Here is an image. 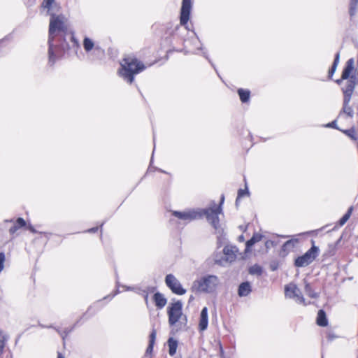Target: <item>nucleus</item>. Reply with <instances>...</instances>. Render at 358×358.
Wrapping results in <instances>:
<instances>
[{
    "label": "nucleus",
    "instance_id": "nucleus-1",
    "mask_svg": "<svg viewBox=\"0 0 358 358\" xmlns=\"http://www.w3.org/2000/svg\"><path fill=\"white\" fill-rule=\"evenodd\" d=\"M50 16L48 36L49 63L53 65L70 48L69 42L73 49H78L80 44L74 32L66 24L64 15L56 13Z\"/></svg>",
    "mask_w": 358,
    "mask_h": 358
},
{
    "label": "nucleus",
    "instance_id": "nucleus-2",
    "mask_svg": "<svg viewBox=\"0 0 358 358\" xmlns=\"http://www.w3.org/2000/svg\"><path fill=\"white\" fill-rule=\"evenodd\" d=\"M120 65L119 75L129 85L134 82L135 76L137 74L143 72L147 68L143 62L132 54L124 55Z\"/></svg>",
    "mask_w": 358,
    "mask_h": 358
},
{
    "label": "nucleus",
    "instance_id": "nucleus-3",
    "mask_svg": "<svg viewBox=\"0 0 358 358\" xmlns=\"http://www.w3.org/2000/svg\"><path fill=\"white\" fill-rule=\"evenodd\" d=\"M192 8V0H182L180 12V24H177L171 33L173 39L180 37L182 32L187 31V29L182 27L187 25L190 17Z\"/></svg>",
    "mask_w": 358,
    "mask_h": 358
},
{
    "label": "nucleus",
    "instance_id": "nucleus-4",
    "mask_svg": "<svg viewBox=\"0 0 358 358\" xmlns=\"http://www.w3.org/2000/svg\"><path fill=\"white\" fill-rule=\"evenodd\" d=\"M199 51H201L202 56L205 57L214 67V64L209 59L206 50L203 48L199 38L196 36L195 34H194L193 36L190 37L187 40L184 41V49L182 50L181 52H183L185 55L190 53L198 55Z\"/></svg>",
    "mask_w": 358,
    "mask_h": 358
},
{
    "label": "nucleus",
    "instance_id": "nucleus-5",
    "mask_svg": "<svg viewBox=\"0 0 358 358\" xmlns=\"http://www.w3.org/2000/svg\"><path fill=\"white\" fill-rule=\"evenodd\" d=\"M197 289L203 293H213L217 289L220 280L215 275H205L195 282Z\"/></svg>",
    "mask_w": 358,
    "mask_h": 358
},
{
    "label": "nucleus",
    "instance_id": "nucleus-6",
    "mask_svg": "<svg viewBox=\"0 0 358 358\" xmlns=\"http://www.w3.org/2000/svg\"><path fill=\"white\" fill-rule=\"evenodd\" d=\"M182 302L178 300L171 303L167 307L168 322L171 327L176 325L180 320L187 322V316L182 313Z\"/></svg>",
    "mask_w": 358,
    "mask_h": 358
},
{
    "label": "nucleus",
    "instance_id": "nucleus-7",
    "mask_svg": "<svg viewBox=\"0 0 358 358\" xmlns=\"http://www.w3.org/2000/svg\"><path fill=\"white\" fill-rule=\"evenodd\" d=\"M312 246L303 255L299 256L294 260V266L296 267H306L315 261L319 255L320 249L315 245V241H311Z\"/></svg>",
    "mask_w": 358,
    "mask_h": 358
},
{
    "label": "nucleus",
    "instance_id": "nucleus-8",
    "mask_svg": "<svg viewBox=\"0 0 358 358\" xmlns=\"http://www.w3.org/2000/svg\"><path fill=\"white\" fill-rule=\"evenodd\" d=\"M172 216L178 220V223L187 224L194 220L201 219V214L197 208H188L183 211L171 210Z\"/></svg>",
    "mask_w": 358,
    "mask_h": 358
},
{
    "label": "nucleus",
    "instance_id": "nucleus-9",
    "mask_svg": "<svg viewBox=\"0 0 358 358\" xmlns=\"http://www.w3.org/2000/svg\"><path fill=\"white\" fill-rule=\"evenodd\" d=\"M199 211L201 214V219L205 216L208 222L210 223L215 229H217L220 227V220L218 215L222 211V208L220 206H217L215 203L212 207L208 208H199Z\"/></svg>",
    "mask_w": 358,
    "mask_h": 358
},
{
    "label": "nucleus",
    "instance_id": "nucleus-10",
    "mask_svg": "<svg viewBox=\"0 0 358 358\" xmlns=\"http://www.w3.org/2000/svg\"><path fill=\"white\" fill-rule=\"evenodd\" d=\"M238 250L236 247L232 245H226L223 248V257L216 254L215 256V263L223 266L224 263L232 262L236 259V252Z\"/></svg>",
    "mask_w": 358,
    "mask_h": 358
},
{
    "label": "nucleus",
    "instance_id": "nucleus-11",
    "mask_svg": "<svg viewBox=\"0 0 358 358\" xmlns=\"http://www.w3.org/2000/svg\"><path fill=\"white\" fill-rule=\"evenodd\" d=\"M285 295L289 299H294L295 301L306 306L304 297L301 295L300 289L294 283H289L285 287Z\"/></svg>",
    "mask_w": 358,
    "mask_h": 358
},
{
    "label": "nucleus",
    "instance_id": "nucleus-12",
    "mask_svg": "<svg viewBox=\"0 0 358 358\" xmlns=\"http://www.w3.org/2000/svg\"><path fill=\"white\" fill-rule=\"evenodd\" d=\"M165 283L172 292L176 294L182 295L186 293V289L182 287L181 283L173 274L166 275Z\"/></svg>",
    "mask_w": 358,
    "mask_h": 358
},
{
    "label": "nucleus",
    "instance_id": "nucleus-13",
    "mask_svg": "<svg viewBox=\"0 0 358 358\" xmlns=\"http://www.w3.org/2000/svg\"><path fill=\"white\" fill-rule=\"evenodd\" d=\"M83 46L85 51L90 54V56L93 55H103L104 50L99 45H95L94 41L88 36H85L83 41Z\"/></svg>",
    "mask_w": 358,
    "mask_h": 358
},
{
    "label": "nucleus",
    "instance_id": "nucleus-14",
    "mask_svg": "<svg viewBox=\"0 0 358 358\" xmlns=\"http://www.w3.org/2000/svg\"><path fill=\"white\" fill-rule=\"evenodd\" d=\"M356 85L357 82H355V78L352 77L350 80L347 81L346 86L342 88V91L343 93V105H350L351 97Z\"/></svg>",
    "mask_w": 358,
    "mask_h": 358
},
{
    "label": "nucleus",
    "instance_id": "nucleus-15",
    "mask_svg": "<svg viewBox=\"0 0 358 358\" xmlns=\"http://www.w3.org/2000/svg\"><path fill=\"white\" fill-rule=\"evenodd\" d=\"M354 59H349L345 65V67L342 71V79H347L348 81L350 80L352 77L355 78V82H357V76L355 74H352L354 70Z\"/></svg>",
    "mask_w": 358,
    "mask_h": 358
},
{
    "label": "nucleus",
    "instance_id": "nucleus-16",
    "mask_svg": "<svg viewBox=\"0 0 358 358\" xmlns=\"http://www.w3.org/2000/svg\"><path fill=\"white\" fill-rule=\"evenodd\" d=\"M208 308L203 307L201 311L199 329L200 331H203L208 328Z\"/></svg>",
    "mask_w": 358,
    "mask_h": 358
},
{
    "label": "nucleus",
    "instance_id": "nucleus-17",
    "mask_svg": "<svg viewBox=\"0 0 358 358\" xmlns=\"http://www.w3.org/2000/svg\"><path fill=\"white\" fill-rule=\"evenodd\" d=\"M252 292L250 282L245 281L241 282L238 288V294L240 297L247 296Z\"/></svg>",
    "mask_w": 358,
    "mask_h": 358
},
{
    "label": "nucleus",
    "instance_id": "nucleus-18",
    "mask_svg": "<svg viewBox=\"0 0 358 358\" xmlns=\"http://www.w3.org/2000/svg\"><path fill=\"white\" fill-rule=\"evenodd\" d=\"M42 7L47 10V15H48L56 13L58 9L55 0H43Z\"/></svg>",
    "mask_w": 358,
    "mask_h": 358
},
{
    "label": "nucleus",
    "instance_id": "nucleus-19",
    "mask_svg": "<svg viewBox=\"0 0 358 358\" xmlns=\"http://www.w3.org/2000/svg\"><path fill=\"white\" fill-rule=\"evenodd\" d=\"M157 332L155 329H152L149 337V344L147 347L145 355L144 358H150L149 355H150L153 351L154 345L155 343Z\"/></svg>",
    "mask_w": 358,
    "mask_h": 358
},
{
    "label": "nucleus",
    "instance_id": "nucleus-20",
    "mask_svg": "<svg viewBox=\"0 0 358 358\" xmlns=\"http://www.w3.org/2000/svg\"><path fill=\"white\" fill-rule=\"evenodd\" d=\"M153 301L155 302L156 307L158 309L163 308L167 303V299L164 297V296L162 293H160L159 292L154 294Z\"/></svg>",
    "mask_w": 358,
    "mask_h": 358
},
{
    "label": "nucleus",
    "instance_id": "nucleus-21",
    "mask_svg": "<svg viewBox=\"0 0 358 358\" xmlns=\"http://www.w3.org/2000/svg\"><path fill=\"white\" fill-rule=\"evenodd\" d=\"M83 317H80L71 327L70 328H65L64 330H60L59 328L56 327L55 328V331L60 335L62 337L64 343H65V338L68 336L69 334H71L74 329L76 327L78 324L80 322V321L82 320Z\"/></svg>",
    "mask_w": 358,
    "mask_h": 358
},
{
    "label": "nucleus",
    "instance_id": "nucleus-22",
    "mask_svg": "<svg viewBox=\"0 0 358 358\" xmlns=\"http://www.w3.org/2000/svg\"><path fill=\"white\" fill-rule=\"evenodd\" d=\"M25 226L26 221L22 217H18L15 224L9 229V233L11 236H13L18 229Z\"/></svg>",
    "mask_w": 358,
    "mask_h": 358
},
{
    "label": "nucleus",
    "instance_id": "nucleus-23",
    "mask_svg": "<svg viewBox=\"0 0 358 358\" xmlns=\"http://www.w3.org/2000/svg\"><path fill=\"white\" fill-rule=\"evenodd\" d=\"M237 93L242 103H245L249 102L250 99V91L248 89L238 88Z\"/></svg>",
    "mask_w": 358,
    "mask_h": 358
},
{
    "label": "nucleus",
    "instance_id": "nucleus-24",
    "mask_svg": "<svg viewBox=\"0 0 358 358\" xmlns=\"http://www.w3.org/2000/svg\"><path fill=\"white\" fill-rule=\"evenodd\" d=\"M294 241L293 240H288L282 246L280 251V256H285L287 255L292 249L294 248Z\"/></svg>",
    "mask_w": 358,
    "mask_h": 358
},
{
    "label": "nucleus",
    "instance_id": "nucleus-25",
    "mask_svg": "<svg viewBox=\"0 0 358 358\" xmlns=\"http://www.w3.org/2000/svg\"><path fill=\"white\" fill-rule=\"evenodd\" d=\"M317 324L320 327H326L328 324L326 313L322 309L319 310L317 313Z\"/></svg>",
    "mask_w": 358,
    "mask_h": 358
},
{
    "label": "nucleus",
    "instance_id": "nucleus-26",
    "mask_svg": "<svg viewBox=\"0 0 358 358\" xmlns=\"http://www.w3.org/2000/svg\"><path fill=\"white\" fill-rule=\"evenodd\" d=\"M263 236L259 233H255L245 243V250H248L252 248L256 243L260 241Z\"/></svg>",
    "mask_w": 358,
    "mask_h": 358
},
{
    "label": "nucleus",
    "instance_id": "nucleus-27",
    "mask_svg": "<svg viewBox=\"0 0 358 358\" xmlns=\"http://www.w3.org/2000/svg\"><path fill=\"white\" fill-rule=\"evenodd\" d=\"M343 115H346L348 117L352 118L354 115V111L350 105H343L341 110L339 112L338 117H342Z\"/></svg>",
    "mask_w": 358,
    "mask_h": 358
},
{
    "label": "nucleus",
    "instance_id": "nucleus-28",
    "mask_svg": "<svg viewBox=\"0 0 358 358\" xmlns=\"http://www.w3.org/2000/svg\"><path fill=\"white\" fill-rule=\"evenodd\" d=\"M167 343H168V346H169V354L171 356L175 355V354L176 353L177 347H178L177 340L171 337L168 339Z\"/></svg>",
    "mask_w": 358,
    "mask_h": 358
},
{
    "label": "nucleus",
    "instance_id": "nucleus-29",
    "mask_svg": "<svg viewBox=\"0 0 358 358\" xmlns=\"http://www.w3.org/2000/svg\"><path fill=\"white\" fill-rule=\"evenodd\" d=\"M339 61H340V52H338L335 55L333 64H332V65H331V66L329 69V72H328V76H329V78H331L333 76L334 73L336 71V69H337V66L338 65Z\"/></svg>",
    "mask_w": 358,
    "mask_h": 358
},
{
    "label": "nucleus",
    "instance_id": "nucleus-30",
    "mask_svg": "<svg viewBox=\"0 0 358 358\" xmlns=\"http://www.w3.org/2000/svg\"><path fill=\"white\" fill-rule=\"evenodd\" d=\"M358 11V0H350L349 3V15L350 17H353Z\"/></svg>",
    "mask_w": 358,
    "mask_h": 358
},
{
    "label": "nucleus",
    "instance_id": "nucleus-31",
    "mask_svg": "<svg viewBox=\"0 0 358 358\" xmlns=\"http://www.w3.org/2000/svg\"><path fill=\"white\" fill-rule=\"evenodd\" d=\"M352 210H353V207L350 206L348 209V210L345 213V215L339 220L338 224L340 226H343L347 222V221L349 220V218L350 217V216L352 215Z\"/></svg>",
    "mask_w": 358,
    "mask_h": 358
},
{
    "label": "nucleus",
    "instance_id": "nucleus-32",
    "mask_svg": "<svg viewBox=\"0 0 358 358\" xmlns=\"http://www.w3.org/2000/svg\"><path fill=\"white\" fill-rule=\"evenodd\" d=\"M305 292L306 294L312 299H316L319 296V294L315 292L310 285V284L306 282L305 285Z\"/></svg>",
    "mask_w": 358,
    "mask_h": 358
},
{
    "label": "nucleus",
    "instance_id": "nucleus-33",
    "mask_svg": "<svg viewBox=\"0 0 358 358\" xmlns=\"http://www.w3.org/2000/svg\"><path fill=\"white\" fill-rule=\"evenodd\" d=\"M263 273L262 266L258 264H255L249 268V273L251 275H261Z\"/></svg>",
    "mask_w": 358,
    "mask_h": 358
},
{
    "label": "nucleus",
    "instance_id": "nucleus-34",
    "mask_svg": "<svg viewBox=\"0 0 358 358\" xmlns=\"http://www.w3.org/2000/svg\"><path fill=\"white\" fill-rule=\"evenodd\" d=\"M341 131H342L353 141H356L357 138L355 134V129L353 127L349 129H341Z\"/></svg>",
    "mask_w": 358,
    "mask_h": 358
},
{
    "label": "nucleus",
    "instance_id": "nucleus-35",
    "mask_svg": "<svg viewBox=\"0 0 358 358\" xmlns=\"http://www.w3.org/2000/svg\"><path fill=\"white\" fill-rule=\"evenodd\" d=\"M7 338V335L4 334L2 331H0V355L3 354Z\"/></svg>",
    "mask_w": 358,
    "mask_h": 358
},
{
    "label": "nucleus",
    "instance_id": "nucleus-36",
    "mask_svg": "<svg viewBox=\"0 0 358 358\" xmlns=\"http://www.w3.org/2000/svg\"><path fill=\"white\" fill-rule=\"evenodd\" d=\"M248 194H249V191H248V189L247 187L245 189H239L238 191L237 198L236 199V206L238 205L239 199L241 197L244 196L245 195H248Z\"/></svg>",
    "mask_w": 358,
    "mask_h": 358
},
{
    "label": "nucleus",
    "instance_id": "nucleus-37",
    "mask_svg": "<svg viewBox=\"0 0 358 358\" xmlns=\"http://www.w3.org/2000/svg\"><path fill=\"white\" fill-rule=\"evenodd\" d=\"M336 244H329L327 255L328 256H334L336 254Z\"/></svg>",
    "mask_w": 358,
    "mask_h": 358
},
{
    "label": "nucleus",
    "instance_id": "nucleus-38",
    "mask_svg": "<svg viewBox=\"0 0 358 358\" xmlns=\"http://www.w3.org/2000/svg\"><path fill=\"white\" fill-rule=\"evenodd\" d=\"M6 260V256L4 252H0V273L3 271L4 268V262Z\"/></svg>",
    "mask_w": 358,
    "mask_h": 358
},
{
    "label": "nucleus",
    "instance_id": "nucleus-39",
    "mask_svg": "<svg viewBox=\"0 0 358 358\" xmlns=\"http://www.w3.org/2000/svg\"><path fill=\"white\" fill-rule=\"evenodd\" d=\"M326 127H329V128H333V129H337V130H339L341 131V129L338 127L337 125V120H333L332 122L327 124L325 125Z\"/></svg>",
    "mask_w": 358,
    "mask_h": 358
},
{
    "label": "nucleus",
    "instance_id": "nucleus-40",
    "mask_svg": "<svg viewBox=\"0 0 358 358\" xmlns=\"http://www.w3.org/2000/svg\"><path fill=\"white\" fill-rule=\"evenodd\" d=\"M6 231L3 229L0 228V242L7 243L9 240L5 238Z\"/></svg>",
    "mask_w": 358,
    "mask_h": 358
},
{
    "label": "nucleus",
    "instance_id": "nucleus-41",
    "mask_svg": "<svg viewBox=\"0 0 358 358\" xmlns=\"http://www.w3.org/2000/svg\"><path fill=\"white\" fill-rule=\"evenodd\" d=\"M275 245V243L274 241H266V243H265V247L266 248V250H269L270 248H271L272 247H274Z\"/></svg>",
    "mask_w": 358,
    "mask_h": 358
},
{
    "label": "nucleus",
    "instance_id": "nucleus-42",
    "mask_svg": "<svg viewBox=\"0 0 358 358\" xmlns=\"http://www.w3.org/2000/svg\"><path fill=\"white\" fill-rule=\"evenodd\" d=\"M28 229L33 234H43V232H39L37 230L35 229V228L32 226V225H29L28 226ZM43 234H45V236H47L48 234H49L48 233H43Z\"/></svg>",
    "mask_w": 358,
    "mask_h": 358
},
{
    "label": "nucleus",
    "instance_id": "nucleus-43",
    "mask_svg": "<svg viewBox=\"0 0 358 358\" xmlns=\"http://www.w3.org/2000/svg\"><path fill=\"white\" fill-rule=\"evenodd\" d=\"M101 301L102 300H99L97 301H96L93 306H90L89 308H88V311H90L93 307H98V310L100 309L102 306H100V303H101Z\"/></svg>",
    "mask_w": 358,
    "mask_h": 358
},
{
    "label": "nucleus",
    "instance_id": "nucleus-44",
    "mask_svg": "<svg viewBox=\"0 0 358 358\" xmlns=\"http://www.w3.org/2000/svg\"><path fill=\"white\" fill-rule=\"evenodd\" d=\"M278 268V264L277 262H271L270 264V268L272 271H275Z\"/></svg>",
    "mask_w": 358,
    "mask_h": 358
},
{
    "label": "nucleus",
    "instance_id": "nucleus-45",
    "mask_svg": "<svg viewBox=\"0 0 358 358\" xmlns=\"http://www.w3.org/2000/svg\"><path fill=\"white\" fill-rule=\"evenodd\" d=\"M99 227H95L86 230L85 232L87 233H96L99 230Z\"/></svg>",
    "mask_w": 358,
    "mask_h": 358
},
{
    "label": "nucleus",
    "instance_id": "nucleus-46",
    "mask_svg": "<svg viewBox=\"0 0 358 358\" xmlns=\"http://www.w3.org/2000/svg\"><path fill=\"white\" fill-rule=\"evenodd\" d=\"M118 293H120V291L118 289H117L115 291V294H113V295H108V296L103 297V300L107 299H108L109 300H111Z\"/></svg>",
    "mask_w": 358,
    "mask_h": 358
},
{
    "label": "nucleus",
    "instance_id": "nucleus-47",
    "mask_svg": "<svg viewBox=\"0 0 358 358\" xmlns=\"http://www.w3.org/2000/svg\"><path fill=\"white\" fill-rule=\"evenodd\" d=\"M38 326H39L40 327H41V328H53V329H55V327L53 325H52V324H50V325H44V324H41V323H39V324H38Z\"/></svg>",
    "mask_w": 358,
    "mask_h": 358
},
{
    "label": "nucleus",
    "instance_id": "nucleus-48",
    "mask_svg": "<svg viewBox=\"0 0 358 358\" xmlns=\"http://www.w3.org/2000/svg\"><path fill=\"white\" fill-rule=\"evenodd\" d=\"M11 38H12L11 34H8L0 40V43H1L3 41H4L6 40H10Z\"/></svg>",
    "mask_w": 358,
    "mask_h": 358
},
{
    "label": "nucleus",
    "instance_id": "nucleus-49",
    "mask_svg": "<svg viewBox=\"0 0 358 358\" xmlns=\"http://www.w3.org/2000/svg\"><path fill=\"white\" fill-rule=\"evenodd\" d=\"M220 357L222 358H224V350H223V348H222V345H220Z\"/></svg>",
    "mask_w": 358,
    "mask_h": 358
},
{
    "label": "nucleus",
    "instance_id": "nucleus-50",
    "mask_svg": "<svg viewBox=\"0 0 358 358\" xmlns=\"http://www.w3.org/2000/svg\"><path fill=\"white\" fill-rule=\"evenodd\" d=\"M224 196L222 194L221 196V198H220V204L217 206H220L222 208V206L224 203Z\"/></svg>",
    "mask_w": 358,
    "mask_h": 358
},
{
    "label": "nucleus",
    "instance_id": "nucleus-51",
    "mask_svg": "<svg viewBox=\"0 0 358 358\" xmlns=\"http://www.w3.org/2000/svg\"><path fill=\"white\" fill-rule=\"evenodd\" d=\"M345 79H342V76L341 77L340 79H338L336 80V83L338 84V85H341V83H343V81Z\"/></svg>",
    "mask_w": 358,
    "mask_h": 358
},
{
    "label": "nucleus",
    "instance_id": "nucleus-52",
    "mask_svg": "<svg viewBox=\"0 0 358 358\" xmlns=\"http://www.w3.org/2000/svg\"><path fill=\"white\" fill-rule=\"evenodd\" d=\"M57 358H64V357L62 355V353L58 352L57 353Z\"/></svg>",
    "mask_w": 358,
    "mask_h": 358
},
{
    "label": "nucleus",
    "instance_id": "nucleus-53",
    "mask_svg": "<svg viewBox=\"0 0 358 358\" xmlns=\"http://www.w3.org/2000/svg\"><path fill=\"white\" fill-rule=\"evenodd\" d=\"M329 336V340H332L333 338H335V336H333V335H331V334H329V336Z\"/></svg>",
    "mask_w": 358,
    "mask_h": 358
},
{
    "label": "nucleus",
    "instance_id": "nucleus-54",
    "mask_svg": "<svg viewBox=\"0 0 358 358\" xmlns=\"http://www.w3.org/2000/svg\"><path fill=\"white\" fill-rule=\"evenodd\" d=\"M145 301L146 303H148V294H146L145 296Z\"/></svg>",
    "mask_w": 358,
    "mask_h": 358
},
{
    "label": "nucleus",
    "instance_id": "nucleus-55",
    "mask_svg": "<svg viewBox=\"0 0 358 358\" xmlns=\"http://www.w3.org/2000/svg\"><path fill=\"white\" fill-rule=\"evenodd\" d=\"M4 222H13V220H6Z\"/></svg>",
    "mask_w": 358,
    "mask_h": 358
},
{
    "label": "nucleus",
    "instance_id": "nucleus-56",
    "mask_svg": "<svg viewBox=\"0 0 358 358\" xmlns=\"http://www.w3.org/2000/svg\"><path fill=\"white\" fill-rule=\"evenodd\" d=\"M341 240V237L334 243V244H336V245L340 243Z\"/></svg>",
    "mask_w": 358,
    "mask_h": 358
},
{
    "label": "nucleus",
    "instance_id": "nucleus-57",
    "mask_svg": "<svg viewBox=\"0 0 358 358\" xmlns=\"http://www.w3.org/2000/svg\"><path fill=\"white\" fill-rule=\"evenodd\" d=\"M103 224H104V222H102V223L101 224V225H100V229H102V227H103Z\"/></svg>",
    "mask_w": 358,
    "mask_h": 358
},
{
    "label": "nucleus",
    "instance_id": "nucleus-58",
    "mask_svg": "<svg viewBox=\"0 0 358 358\" xmlns=\"http://www.w3.org/2000/svg\"><path fill=\"white\" fill-rule=\"evenodd\" d=\"M160 172H162V173H166L164 171L162 170V169H158Z\"/></svg>",
    "mask_w": 358,
    "mask_h": 358
},
{
    "label": "nucleus",
    "instance_id": "nucleus-59",
    "mask_svg": "<svg viewBox=\"0 0 358 358\" xmlns=\"http://www.w3.org/2000/svg\"><path fill=\"white\" fill-rule=\"evenodd\" d=\"M239 238H240L241 240H243V236H241L239 237Z\"/></svg>",
    "mask_w": 358,
    "mask_h": 358
},
{
    "label": "nucleus",
    "instance_id": "nucleus-60",
    "mask_svg": "<svg viewBox=\"0 0 358 358\" xmlns=\"http://www.w3.org/2000/svg\"><path fill=\"white\" fill-rule=\"evenodd\" d=\"M224 358H225V357H224Z\"/></svg>",
    "mask_w": 358,
    "mask_h": 358
}]
</instances>
